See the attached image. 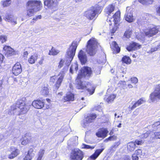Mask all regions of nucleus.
<instances>
[{"label":"nucleus","instance_id":"56","mask_svg":"<svg viewBox=\"0 0 160 160\" xmlns=\"http://www.w3.org/2000/svg\"><path fill=\"white\" fill-rule=\"evenodd\" d=\"M72 66H73V69L74 68L75 71H77L78 69V66L77 64H75L73 65H72Z\"/></svg>","mask_w":160,"mask_h":160},{"label":"nucleus","instance_id":"34","mask_svg":"<svg viewBox=\"0 0 160 160\" xmlns=\"http://www.w3.org/2000/svg\"><path fill=\"white\" fill-rule=\"evenodd\" d=\"M122 63L129 64L131 63V60L129 56L125 55L123 56L121 59Z\"/></svg>","mask_w":160,"mask_h":160},{"label":"nucleus","instance_id":"30","mask_svg":"<svg viewBox=\"0 0 160 160\" xmlns=\"http://www.w3.org/2000/svg\"><path fill=\"white\" fill-rule=\"evenodd\" d=\"M33 149L32 148H30L28 151L27 154L23 158L22 160H31L32 159V153L33 152Z\"/></svg>","mask_w":160,"mask_h":160},{"label":"nucleus","instance_id":"51","mask_svg":"<svg viewBox=\"0 0 160 160\" xmlns=\"http://www.w3.org/2000/svg\"><path fill=\"white\" fill-rule=\"evenodd\" d=\"M148 136V133H145L142 134L141 135V138L142 139H144L146 138Z\"/></svg>","mask_w":160,"mask_h":160},{"label":"nucleus","instance_id":"13","mask_svg":"<svg viewBox=\"0 0 160 160\" xmlns=\"http://www.w3.org/2000/svg\"><path fill=\"white\" fill-rule=\"evenodd\" d=\"M33 107L37 109H42L45 106V102L43 100L37 99L34 100L32 103Z\"/></svg>","mask_w":160,"mask_h":160},{"label":"nucleus","instance_id":"3","mask_svg":"<svg viewBox=\"0 0 160 160\" xmlns=\"http://www.w3.org/2000/svg\"><path fill=\"white\" fill-rule=\"evenodd\" d=\"M18 108L19 109L18 115L24 114L28 112L30 109V107L27 104L25 98L18 99L15 104L11 107V110L13 111Z\"/></svg>","mask_w":160,"mask_h":160},{"label":"nucleus","instance_id":"36","mask_svg":"<svg viewBox=\"0 0 160 160\" xmlns=\"http://www.w3.org/2000/svg\"><path fill=\"white\" fill-rule=\"evenodd\" d=\"M41 93L42 95L47 97L49 95V89L47 87H44L41 90Z\"/></svg>","mask_w":160,"mask_h":160},{"label":"nucleus","instance_id":"24","mask_svg":"<svg viewBox=\"0 0 160 160\" xmlns=\"http://www.w3.org/2000/svg\"><path fill=\"white\" fill-rule=\"evenodd\" d=\"M115 9V5L112 4H110L106 7L104 9V12L108 16H110L114 11Z\"/></svg>","mask_w":160,"mask_h":160},{"label":"nucleus","instance_id":"16","mask_svg":"<svg viewBox=\"0 0 160 160\" xmlns=\"http://www.w3.org/2000/svg\"><path fill=\"white\" fill-rule=\"evenodd\" d=\"M3 50L5 52V55L7 57L16 55L17 53L11 47L6 45H5L4 46Z\"/></svg>","mask_w":160,"mask_h":160},{"label":"nucleus","instance_id":"26","mask_svg":"<svg viewBox=\"0 0 160 160\" xmlns=\"http://www.w3.org/2000/svg\"><path fill=\"white\" fill-rule=\"evenodd\" d=\"M97 117V115L95 114H90L85 118L86 122L89 123L93 122Z\"/></svg>","mask_w":160,"mask_h":160},{"label":"nucleus","instance_id":"63","mask_svg":"<svg viewBox=\"0 0 160 160\" xmlns=\"http://www.w3.org/2000/svg\"><path fill=\"white\" fill-rule=\"evenodd\" d=\"M106 140H107V141H108V140L112 141V139L111 138V136L109 137L108 138H106Z\"/></svg>","mask_w":160,"mask_h":160},{"label":"nucleus","instance_id":"49","mask_svg":"<svg viewBox=\"0 0 160 160\" xmlns=\"http://www.w3.org/2000/svg\"><path fill=\"white\" fill-rule=\"evenodd\" d=\"M135 152L136 153L137 155H138L139 156H140V155H142V150L140 149H137L135 151Z\"/></svg>","mask_w":160,"mask_h":160},{"label":"nucleus","instance_id":"14","mask_svg":"<svg viewBox=\"0 0 160 160\" xmlns=\"http://www.w3.org/2000/svg\"><path fill=\"white\" fill-rule=\"evenodd\" d=\"M22 71L21 64L19 62H17L12 67V72L15 76H17L21 73Z\"/></svg>","mask_w":160,"mask_h":160},{"label":"nucleus","instance_id":"19","mask_svg":"<svg viewBox=\"0 0 160 160\" xmlns=\"http://www.w3.org/2000/svg\"><path fill=\"white\" fill-rule=\"evenodd\" d=\"M32 137L30 134L26 133L21 139V143L22 145H26L32 141Z\"/></svg>","mask_w":160,"mask_h":160},{"label":"nucleus","instance_id":"57","mask_svg":"<svg viewBox=\"0 0 160 160\" xmlns=\"http://www.w3.org/2000/svg\"><path fill=\"white\" fill-rule=\"evenodd\" d=\"M156 12L160 16V5L157 8Z\"/></svg>","mask_w":160,"mask_h":160},{"label":"nucleus","instance_id":"33","mask_svg":"<svg viewBox=\"0 0 160 160\" xmlns=\"http://www.w3.org/2000/svg\"><path fill=\"white\" fill-rule=\"evenodd\" d=\"M59 52V50L56 49L54 47H52L51 49L49 50L48 54L50 56H54L57 55Z\"/></svg>","mask_w":160,"mask_h":160},{"label":"nucleus","instance_id":"27","mask_svg":"<svg viewBox=\"0 0 160 160\" xmlns=\"http://www.w3.org/2000/svg\"><path fill=\"white\" fill-rule=\"evenodd\" d=\"M38 58V53H34L31 55L28 59V62L30 64L34 63Z\"/></svg>","mask_w":160,"mask_h":160},{"label":"nucleus","instance_id":"1","mask_svg":"<svg viewBox=\"0 0 160 160\" xmlns=\"http://www.w3.org/2000/svg\"><path fill=\"white\" fill-rule=\"evenodd\" d=\"M26 5L27 7L31 8L26 10V16L28 17L33 16L35 12L40 11L42 8V4L40 0H28Z\"/></svg>","mask_w":160,"mask_h":160},{"label":"nucleus","instance_id":"25","mask_svg":"<svg viewBox=\"0 0 160 160\" xmlns=\"http://www.w3.org/2000/svg\"><path fill=\"white\" fill-rule=\"evenodd\" d=\"M4 19L6 21L13 23L14 24L17 23L16 19H15L13 16L11 14L7 13L5 15Z\"/></svg>","mask_w":160,"mask_h":160},{"label":"nucleus","instance_id":"18","mask_svg":"<svg viewBox=\"0 0 160 160\" xmlns=\"http://www.w3.org/2000/svg\"><path fill=\"white\" fill-rule=\"evenodd\" d=\"M132 9L130 8L129 10L127 8L126 13L125 15V20L129 22H133L135 20L133 18L132 14Z\"/></svg>","mask_w":160,"mask_h":160},{"label":"nucleus","instance_id":"32","mask_svg":"<svg viewBox=\"0 0 160 160\" xmlns=\"http://www.w3.org/2000/svg\"><path fill=\"white\" fill-rule=\"evenodd\" d=\"M120 12L119 10L117 11L113 15L114 23H117L118 22L120 18Z\"/></svg>","mask_w":160,"mask_h":160},{"label":"nucleus","instance_id":"46","mask_svg":"<svg viewBox=\"0 0 160 160\" xmlns=\"http://www.w3.org/2000/svg\"><path fill=\"white\" fill-rule=\"evenodd\" d=\"M154 138L155 139H160V132H154Z\"/></svg>","mask_w":160,"mask_h":160},{"label":"nucleus","instance_id":"61","mask_svg":"<svg viewBox=\"0 0 160 160\" xmlns=\"http://www.w3.org/2000/svg\"><path fill=\"white\" fill-rule=\"evenodd\" d=\"M44 60V58H42L39 62L38 63L40 64H42L43 63V61Z\"/></svg>","mask_w":160,"mask_h":160},{"label":"nucleus","instance_id":"54","mask_svg":"<svg viewBox=\"0 0 160 160\" xmlns=\"http://www.w3.org/2000/svg\"><path fill=\"white\" fill-rule=\"evenodd\" d=\"M134 154H133L132 156V160H138V157L137 155L134 156Z\"/></svg>","mask_w":160,"mask_h":160},{"label":"nucleus","instance_id":"22","mask_svg":"<svg viewBox=\"0 0 160 160\" xmlns=\"http://www.w3.org/2000/svg\"><path fill=\"white\" fill-rule=\"evenodd\" d=\"M110 48L114 54L119 53L120 51V48L118 46V44L115 41H112L110 44Z\"/></svg>","mask_w":160,"mask_h":160},{"label":"nucleus","instance_id":"39","mask_svg":"<svg viewBox=\"0 0 160 160\" xmlns=\"http://www.w3.org/2000/svg\"><path fill=\"white\" fill-rule=\"evenodd\" d=\"M138 1L143 4H152L154 1V0H138Z\"/></svg>","mask_w":160,"mask_h":160},{"label":"nucleus","instance_id":"38","mask_svg":"<svg viewBox=\"0 0 160 160\" xmlns=\"http://www.w3.org/2000/svg\"><path fill=\"white\" fill-rule=\"evenodd\" d=\"M115 97L113 94L110 95L108 98H105V101L108 103L111 102H112Z\"/></svg>","mask_w":160,"mask_h":160},{"label":"nucleus","instance_id":"55","mask_svg":"<svg viewBox=\"0 0 160 160\" xmlns=\"http://www.w3.org/2000/svg\"><path fill=\"white\" fill-rule=\"evenodd\" d=\"M153 125L154 127L160 126L159 128H160V122H155L153 124Z\"/></svg>","mask_w":160,"mask_h":160},{"label":"nucleus","instance_id":"5","mask_svg":"<svg viewBox=\"0 0 160 160\" xmlns=\"http://www.w3.org/2000/svg\"><path fill=\"white\" fill-rule=\"evenodd\" d=\"M99 44L97 39L92 37L87 42L86 46V51L89 56H94L97 52V48Z\"/></svg>","mask_w":160,"mask_h":160},{"label":"nucleus","instance_id":"58","mask_svg":"<svg viewBox=\"0 0 160 160\" xmlns=\"http://www.w3.org/2000/svg\"><path fill=\"white\" fill-rule=\"evenodd\" d=\"M28 54V51H25L23 52V57L27 58Z\"/></svg>","mask_w":160,"mask_h":160},{"label":"nucleus","instance_id":"29","mask_svg":"<svg viewBox=\"0 0 160 160\" xmlns=\"http://www.w3.org/2000/svg\"><path fill=\"white\" fill-rule=\"evenodd\" d=\"M145 101L143 100L142 98H141L138 100L137 102H135L133 105L130 108L131 110H133L137 107L139 106L142 104Z\"/></svg>","mask_w":160,"mask_h":160},{"label":"nucleus","instance_id":"21","mask_svg":"<svg viewBox=\"0 0 160 160\" xmlns=\"http://www.w3.org/2000/svg\"><path fill=\"white\" fill-rule=\"evenodd\" d=\"M78 58L82 65H85L87 62V56L84 52L80 50L78 53Z\"/></svg>","mask_w":160,"mask_h":160},{"label":"nucleus","instance_id":"35","mask_svg":"<svg viewBox=\"0 0 160 160\" xmlns=\"http://www.w3.org/2000/svg\"><path fill=\"white\" fill-rule=\"evenodd\" d=\"M132 29L130 28L127 29L124 34V36L126 38H129L132 35Z\"/></svg>","mask_w":160,"mask_h":160},{"label":"nucleus","instance_id":"41","mask_svg":"<svg viewBox=\"0 0 160 160\" xmlns=\"http://www.w3.org/2000/svg\"><path fill=\"white\" fill-rule=\"evenodd\" d=\"M45 150L44 149H40L38 152V158L42 160V157L44 154Z\"/></svg>","mask_w":160,"mask_h":160},{"label":"nucleus","instance_id":"23","mask_svg":"<svg viewBox=\"0 0 160 160\" xmlns=\"http://www.w3.org/2000/svg\"><path fill=\"white\" fill-rule=\"evenodd\" d=\"M74 100V94L71 92L66 94L62 99L63 102L73 101Z\"/></svg>","mask_w":160,"mask_h":160},{"label":"nucleus","instance_id":"11","mask_svg":"<svg viewBox=\"0 0 160 160\" xmlns=\"http://www.w3.org/2000/svg\"><path fill=\"white\" fill-rule=\"evenodd\" d=\"M160 31L159 26L154 25L146 29L144 31V33L145 36L150 38L156 35Z\"/></svg>","mask_w":160,"mask_h":160},{"label":"nucleus","instance_id":"62","mask_svg":"<svg viewBox=\"0 0 160 160\" xmlns=\"http://www.w3.org/2000/svg\"><path fill=\"white\" fill-rule=\"evenodd\" d=\"M123 160H130V159L128 157H125L123 158Z\"/></svg>","mask_w":160,"mask_h":160},{"label":"nucleus","instance_id":"10","mask_svg":"<svg viewBox=\"0 0 160 160\" xmlns=\"http://www.w3.org/2000/svg\"><path fill=\"white\" fill-rule=\"evenodd\" d=\"M44 5L53 11L57 10L59 6L58 0H43Z\"/></svg>","mask_w":160,"mask_h":160},{"label":"nucleus","instance_id":"20","mask_svg":"<svg viewBox=\"0 0 160 160\" xmlns=\"http://www.w3.org/2000/svg\"><path fill=\"white\" fill-rule=\"evenodd\" d=\"M108 131L106 128H100L96 133V136L99 138H104L107 137Z\"/></svg>","mask_w":160,"mask_h":160},{"label":"nucleus","instance_id":"45","mask_svg":"<svg viewBox=\"0 0 160 160\" xmlns=\"http://www.w3.org/2000/svg\"><path fill=\"white\" fill-rule=\"evenodd\" d=\"M151 17V15L148 14H144L142 17L143 20H148Z\"/></svg>","mask_w":160,"mask_h":160},{"label":"nucleus","instance_id":"9","mask_svg":"<svg viewBox=\"0 0 160 160\" xmlns=\"http://www.w3.org/2000/svg\"><path fill=\"white\" fill-rule=\"evenodd\" d=\"M93 74V71L91 68L87 66L83 67L80 70V72L78 74V76L82 78H90Z\"/></svg>","mask_w":160,"mask_h":160},{"label":"nucleus","instance_id":"59","mask_svg":"<svg viewBox=\"0 0 160 160\" xmlns=\"http://www.w3.org/2000/svg\"><path fill=\"white\" fill-rule=\"evenodd\" d=\"M111 138L112 139V140H115L117 139V137L116 136L112 135L111 136Z\"/></svg>","mask_w":160,"mask_h":160},{"label":"nucleus","instance_id":"17","mask_svg":"<svg viewBox=\"0 0 160 160\" xmlns=\"http://www.w3.org/2000/svg\"><path fill=\"white\" fill-rule=\"evenodd\" d=\"M104 148L102 146L100 149H96L94 152L87 159V160H95L103 151Z\"/></svg>","mask_w":160,"mask_h":160},{"label":"nucleus","instance_id":"4","mask_svg":"<svg viewBox=\"0 0 160 160\" xmlns=\"http://www.w3.org/2000/svg\"><path fill=\"white\" fill-rule=\"evenodd\" d=\"M103 7L98 4L92 6L90 8L85 11L84 16L88 20H92L95 18L96 15L100 14L102 12Z\"/></svg>","mask_w":160,"mask_h":160},{"label":"nucleus","instance_id":"15","mask_svg":"<svg viewBox=\"0 0 160 160\" xmlns=\"http://www.w3.org/2000/svg\"><path fill=\"white\" fill-rule=\"evenodd\" d=\"M141 45L134 42H132L126 48L127 50L129 51H135L141 48Z\"/></svg>","mask_w":160,"mask_h":160},{"label":"nucleus","instance_id":"31","mask_svg":"<svg viewBox=\"0 0 160 160\" xmlns=\"http://www.w3.org/2000/svg\"><path fill=\"white\" fill-rule=\"evenodd\" d=\"M118 28V24L117 23H114V25L110 28V33L111 36H113L114 33Z\"/></svg>","mask_w":160,"mask_h":160},{"label":"nucleus","instance_id":"28","mask_svg":"<svg viewBox=\"0 0 160 160\" xmlns=\"http://www.w3.org/2000/svg\"><path fill=\"white\" fill-rule=\"evenodd\" d=\"M136 148L135 144L132 141L129 142L127 146V149L128 152L133 151Z\"/></svg>","mask_w":160,"mask_h":160},{"label":"nucleus","instance_id":"44","mask_svg":"<svg viewBox=\"0 0 160 160\" xmlns=\"http://www.w3.org/2000/svg\"><path fill=\"white\" fill-rule=\"evenodd\" d=\"M83 146V148L87 149H92L94 148L95 147L94 146H91L89 145H86L85 144H82Z\"/></svg>","mask_w":160,"mask_h":160},{"label":"nucleus","instance_id":"60","mask_svg":"<svg viewBox=\"0 0 160 160\" xmlns=\"http://www.w3.org/2000/svg\"><path fill=\"white\" fill-rule=\"evenodd\" d=\"M73 69V66H71L70 68V72L72 73H73L72 69Z\"/></svg>","mask_w":160,"mask_h":160},{"label":"nucleus","instance_id":"8","mask_svg":"<svg viewBox=\"0 0 160 160\" xmlns=\"http://www.w3.org/2000/svg\"><path fill=\"white\" fill-rule=\"evenodd\" d=\"M84 157V153L78 148L72 149L70 155V160H82Z\"/></svg>","mask_w":160,"mask_h":160},{"label":"nucleus","instance_id":"6","mask_svg":"<svg viewBox=\"0 0 160 160\" xmlns=\"http://www.w3.org/2000/svg\"><path fill=\"white\" fill-rule=\"evenodd\" d=\"M65 74L64 71H61L58 75H54L50 77V82L54 83L53 87L55 90H58L61 85L63 81Z\"/></svg>","mask_w":160,"mask_h":160},{"label":"nucleus","instance_id":"53","mask_svg":"<svg viewBox=\"0 0 160 160\" xmlns=\"http://www.w3.org/2000/svg\"><path fill=\"white\" fill-rule=\"evenodd\" d=\"M64 61L62 60H61L59 62L58 68H61L63 66Z\"/></svg>","mask_w":160,"mask_h":160},{"label":"nucleus","instance_id":"40","mask_svg":"<svg viewBox=\"0 0 160 160\" xmlns=\"http://www.w3.org/2000/svg\"><path fill=\"white\" fill-rule=\"evenodd\" d=\"M134 142L135 144V145H141L144 144V141L142 139L140 140L136 139Z\"/></svg>","mask_w":160,"mask_h":160},{"label":"nucleus","instance_id":"47","mask_svg":"<svg viewBox=\"0 0 160 160\" xmlns=\"http://www.w3.org/2000/svg\"><path fill=\"white\" fill-rule=\"evenodd\" d=\"M4 58V57L3 55L1 53H0V68H2L1 64L3 63Z\"/></svg>","mask_w":160,"mask_h":160},{"label":"nucleus","instance_id":"48","mask_svg":"<svg viewBox=\"0 0 160 160\" xmlns=\"http://www.w3.org/2000/svg\"><path fill=\"white\" fill-rule=\"evenodd\" d=\"M130 79L132 83L136 84L138 82V79L136 77H132Z\"/></svg>","mask_w":160,"mask_h":160},{"label":"nucleus","instance_id":"42","mask_svg":"<svg viewBox=\"0 0 160 160\" xmlns=\"http://www.w3.org/2000/svg\"><path fill=\"white\" fill-rule=\"evenodd\" d=\"M10 0H5L2 2V4L4 7H7L10 4Z\"/></svg>","mask_w":160,"mask_h":160},{"label":"nucleus","instance_id":"2","mask_svg":"<svg viewBox=\"0 0 160 160\" xmlns=\"http://www.w3.org/2000/svg\"><path fill=\"white\" fill-rule=\"evenodd\" d=\"M80 77L77 76L75 79L76 88L78 89L86 90L90 95L92 94L94 92L95 88L89 82L84 83L81 80L82 78Z\"/></svg>","mask_w":160,"mask_h":160},{"label":"nucleus","instance_id":"12","mask_svg":"<svg viewBox=\"0 0 160 160\" xmlns=\"http://www.w3.org/2000/svg\"><path fill=\"white\" fill-rule=\"evenodd\" d=\"M150 99L153 102L157 98L160 99V84L156 85L154 91L150 95Z\"/></svg>","mask_w":160,"mask_h":160},{"label":"nucleus","instance_id":"64","mask_svg":"<svg viewBox=\"0 0 160 160\" xmlns=\"http://www.w3.org/2000/svg\"><path fill=\"white\" fill-rule=\"evenodd\" d=\"M115 118H119L120 117V115H118L116 113H115Z\"/></svg>","mask_w":160,"mask_h":160},{"label":"nucleus","instance_id":"50","mask_svg":"<svg viewBox=\"0 0 160 160\" xmlns=\"http://www.w3.org/2000/svg\"><path fill=\"white\" fill-rule=\"evenodd\" d=\"M121 144L120 141L115 142L114 145L112 146V148H117Z\"/></svg>","mask_w":160,"mask_h":160},{"label":"nucleus","instance_id":"37","mask_svg":"<svg viewBox=\"0 0 160 160\" xmlns=\"http://www.w3.org/2000/svg\"><path fill=\"white\" fill-rule=\"evenodd\" d=\"M18 154V149H16L9 155L8 158L10 159H13L16 157Z\"/></svg>","mask_w":160,"mask_h":160},{"label":"nucleus","instance_id":"43","mask_svg":"<svg viewBox=\"0 0 160 160\" xmlns=\"http://www.w3.org/2000/svg\"><path fill=\"white\" fill-rule=\"evenodd\" d=\"M7 40V37L4 35H2L0 36V41L2 43L5 42Z\"/></svg>","mask_w":160,"mask_h":160},{"label":"nucleus","instance_id":"7","mask_svg":"<svg viewBox=\"0 0 160 160\" xmlns=\"http://www.w3.org/2000/svg\"><path fill=\"white\" fill-rule=\"evenodd\" d=\"M78 46V44L77 42L73 41L67 52V58L70 62L73 58Z\"/></svg>","mask_w":160,"mask_h":160},{"label":"nucleus","instance_id":"52","mask_svg":"<svg viewBox=\"0 0 160 160\" xmlns=\"http://www.w3.org/2000/svg\"><path fill=\"white\" fill-rule=\"evenodd\" d=\"M42 16L41 15H39L36 16L35 18H34L32 20L36 21L38 19H39L41 18Z\"/></svg>","mask_w":160,"mask_h":160}]
</instances>
